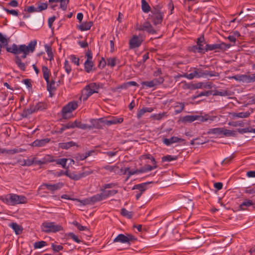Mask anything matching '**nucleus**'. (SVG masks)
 <instances>
[{
	"mask_svg": "<svg viewBox=\"0 0 255 255\" xmlns=\"http://www.w3.org/2000/svg\"><path fill=\"white\" fill-rule=\"evenodd\" d=\"M69 2V0H48V2L52 3H60V7L63 10H66L67 9V6Z\"/></svg>",
	"mask_w": 255,
	"mask_h": 255,
	"instance_id": "nucleus-19",
	"label": "nucleus"
},
{
	"mask_svg": "<svg viewBox=\"0 0 255 255\" xmlns=\"http://www.w3.org/2000/svg\"><path fill=\"white\" fill-rule=\"evenodd\" d=\"M67 161V158H60L57 160H55V162H56L57 164H59L62 165V166L65 169H67L68 167H66V162Z\"/></svg>",
	"mask_w": 255,
	"mask_h": 255,
	"instance_id": "nucleus-43",
	"label": "nucleus"
},
{
	"mask_svg": "<svg viewBox=\"0 0 255 255\" xmlns=\"http://www.w3.org/2000/svg\"><path fill=\"white\" fill-rule=\"evenodd\" d=\"M22 151V149L21 148H13L11 149L7 150L6 154H14L17 153L21 152Z\"/></svg>",
	"mask_w": 255,
	"mask_h": 255,
	"instance_id": "nucleus-58",
	"label": "nucleus"
},
{
	"mask_svg": "<svg viewBox=\"0 0 255 255\" xmlns=\"http://www.w3.org/2000/svg\"><path fill=\"white\" fill-rule=\"evenodd\" d=\"M116 60L117 59L115 57L110 58L107 59V65L108 66H110L112 67H114L116 64Z\"/></svg>",
	"mask_w": 255,
	"mask_h": 255,
	"instance_id": "nucleus-54",
	"label": "nucleus"
},
{
	"mask_svg": "<svg viewBox=\"0 0 255 255\" xmlns=\"http://www.w3.org/2000/svg\"><path fill=\"white\" fill-rule=\"evenodd\" d=\"M177 159V156H172L170 155H167L166 156H164L162 157V162H169L173 160H175Z\"/></svg>",
	"mask_w": 255,
	"mask_h": 255,
	"instance_id": "nucleus-42",
	"label": "nucleus"
},
{
	"mask_svg": "<svg viewBox=\"0 0 255 255\" xmlns=\"http://www.w3.org/2000/svg\"><path fill=\"white\" fill-rule=\"evenodd\" d=\"M90 199L91 202V205H93L97 202L105 199L103 196V193L95 195L93 196L90 197Z\"/></svg>",
	"mask_w": 255,
	"mask_h": 255,
	"instance_id": "nucleus-23",
	"label": "nucleus"
},
{
	"mask_svg": "<svg viewBox=\"0 0 255 255\" xmlns=\"http://www.w3.org/2000/svg\"><path fill=\"white\" fill-rule=\"evenodd\" d=\"M9 227L14 231L16 235H19L22 232L21 227L16 223H12L10 224Z\"/></svg>",
	"mask_w": 255,
	"mask_h": 255,
	"instance_id": "nucleus-30",
	"label": "nucleus"
},
{
	"mask_svg": "<svg viewBox=\"0 0 255 255\" xmlns=\"http://www.w3.org/2000/svg\"><path fill=\"white\" fill-rule=\"evenodd\" d=\"M94 66V63L92 60H86L84 63V68L87 73H90Z\"/></svg>",
	"mask_w": 255,
	"mask_h": 255,
	"instance_id": "nucleus-27",
	"label": "nucleus"
},
{
	"mask_svg": "<svg viewBox=\"0 0 255 255\" xmlns=\"http://www.w3.org/2000/svg\"><path fill=\"white\" fill-rule=\"evenodd\" d=\"M222 134L226 136H235L236 135V131L223 128Z\"/></svg>",
	"mask_w": 255,
	"mask_h": 255,
	"instance_id": "nucleus-40",
	"label": "nucleus"
},
{
	"mask_svg": "<svg viewBox=\"0 0 255 255\" xmlns=\"http://www.w3.org/2000/svg\"><path fill=\"white\" fill-rule=\"evenodd\" d=\"M235 156L234 154H232L231 156H230L229 157L226 158L222 162V165H225V164H228L230 163L233 159L234 158Z\"/></svg>",
	"mask_w": 255,
	"mask_h": 255,
	"instance_id": "nucleus-61",
	"label": "nucleus"
},
{
	"mask_svg": "<svg viewBox=\"0 0 255 255\" xmlns=\"http://www.w3.org/2000/svg\"><path fill=\"white\" fill-rule=\"evenodd\" d=\"M68 237H70L71 239H72L73 240L75 241L77 243H79L81 242V241L79 239L78 237L76 236L74 233H70L68 234Z\"/></svg>",
	"mask_w": 255,
	"mask_h": 255,
	"instance_id": "nucleus-64",
	"label": "nucleus"
},
{
	"mask_svg": "<svg viewBox=\"0 0 255 255\" xmlns=\"http://www.w3.org/2000/svg\"><path fill=\"white\" fill-rule=\"evenodd\" d=\"M48 6V4L47 2L45 3H39L38 4V6L37 7V11L39 12L43 10L47 9Z\"/></svg>",
	"mask_w": 255,
	"mask_h": 255,
	"instance_id": "nucleus-48",
	"label": "nucleus"
},
{
	"mask_svg": "<svg viewBox=\"0 0 255 255\" xmlns=\"http://www.w3.org/2000/svg\"><path fill=\"white\" fill-rule=\"evenodd\" d=\"M42 71L43 75V78L45 80L46 82H48V79H49V76L50 75V71L46 66H43L42 67Z\"/></svg>",
	"mask_w": 255,
	"mask_h": 255,
	"instance_id": "nucleus-25",
	"label": "nucleus"
},
{
	"mask_svg": "<svg viewBox=\"0 0 255 255\" xmlns=\"http://www.w3.org/2000/svg\"><path fill=\"white\" fill-rule=\"evenodd\" d=\"M117 186V183H111L105 184L103 185L102 188L101 189V191H104V190L108 188H112Z\"/></svg>",
	"mask_w": 255,
	"mask_h": 255,
	"instance_id": "nucleus-50",
	"label": "nucleus"
},
{
	"mask_svg": "<svg viewBox=\"0 0 255 255\" xmlns=\"http://www.w3.org/2000/svg\"><path fill=\"white\" fill-rule=\"evenodd\" d=\"M141 84L149 88H153L156 87L152 80L150 81H143L142 82Z\"/></svg>",
	"mask_w": 255,
	"mask_h": 255,
	"instance_id": "nucleus-63",
	"label": "nucleus"
},
{
	"mask_svg": "<svg viewBox=\"0 0 255 255\" xmlns=\"http://www.w3.org/2000/svg\"><path fill=\"white\" fill-rule=\"evenodd\" d=\"M50 141L49 138H44L41 139H36L32 143V146L41 147L45 145Z\"/></svg>",
	"mask_w": 255,
	"mask_h": 255,
	"instance_id": "nucleus-20",
	"label": "nucleus"
},
{
	"mask_svg": "<svg viewBox=\"0 0 255 255\" xmlns=\"http://www.w3.org/2000/svg\"><path fill=\"white\" fill-rule=\"evenodd\" d=\"M124 121L123 118H117L116 117H111L108 118H100V121L103 123L104 125L110 126L112 125L121 124Z\"/></svg>",
	"mask_w": 255,
	"mask_h": 255,
	"instance_id": "nucleus-8",
	"label": "nucleus"
},
{
	"mask_svg": "<svg viewBox=\"0 0 255 255\" xmlns=\"http://www.w3.org/2000/svg\"><path fill=\"white\" fill-rule=\"evenodd\" d=\"M47 108V105L43 102H38L35 106L30 105L29 108L23 111V116L27 117L28 115L36 112L38 111H42Z\"/></svg>",
	"mask_w": 255,
	"mask_h": 255,
	"instance_id": "nucleus-4",
	"label": "nucleus"
},
{
	"mask_svg": "<svg viewBox=\"0 0 255 255\" xmlns=\"http://www.w3.org/2000/svg\"><path fill=\"white\" fill-rule=\"evenodd\" d=\"M41 230L46 233H56L63 231V228L55 222H45L41 225Z\"/></svg>",
	"mask_w": 255,
	"mask_h": 255,
	"instance_id": "nucleus-3",
	"label": "nucleus"
},
{
	"mask_svg": "<svg viewBox=\"0 0 255 255\" xmlns=\"http://www.w3.org/2000/svg\"><path fill=\"white\" fill-rule=\"evenodd\" d=\"M64 68L65 69V71L68 74H69L71 71V66L70 65L68 61L67 60L65 61Z\"/></svg>",
	"mask_w": 255,
	"mask_h": 255,
	"instance_id": "nucleus-60",
	"label": "nucleus"
},
{
	"mask_svg": "<svg viewBox=\"0 0 255 255\" xmlns=\"http://www.w3.org/2000/svg\"><path fill=\"white\" fill-rule=\"evenodd\" d=\"M92 25L93 22L89 21L82 23L78 27L81 31H85L89 30Z\"/></svg>",
	"mask_w": 255,
	"mask_h": 255,
	"instance_id": "nucleus-22",
	"label": "nucleus"
},
{
	"mask_svg": "<svg viewBox=\"0 0 255 255\" xmlns=\"http://www.w3.org/2000/svg\"><path fill=\"white\" fill-rule=\"evenodd\" d=\"M184 206L187 209H192L193 207L194 203L191 200L188 199L184 201Z\"/></svg>",
	"mask_w": 255,
	"mask_h": 255,
	"instance_id": "nucleus-55",
	"label": "nucleus"
},
{
	"mask_svg": "<svg viewBox=\"0 0 255 255\" xmlns=\"http://www.w3.org/2000/svg\"><path fill=\"white\" fill-rule=\"evenodd\" d=\"M231 47V44H226L224 42H222L220 43H216L213 44H206V49H205V51L208 52L209 51H212L214 50H225Z\"/></svg>",
	"mask_w": 255,
	"mask_h": 255,
	"instance_id": "nucleus-7",
	"label": "nucleus"
},
{
	"mask_svg": "<svg viewBox=\"0 0 255 255\" xmlns=\"http://www.w3.org/2000/svg\"><path fill=\"white\" fill-rule=\"evenodd\" d=\"M196 120L201 122H207L209 120L210 121H213L216 118V116H210L208 114L205 115L204 116L196 115Z\"/></svg>",
	"mask_w": 255,
	"mask_h": 255,
	"instance_id": "nucleus-18",
	"label": "nucleus"
},
{
	"mask_svg": "<svg viewBox=\"0 0 255 255\" xmlns=\"http://www.w3.org/2000/svg\"><path fill=\"white\" fill-rule=\"evenodd\" d=\"M73 224L75 225L77 228V229L80 231H85L87 230V228L86 227L82 226L77 221H74L73 222Z\"/></svg>",
	"mask_w": 255,
	"mask_h": 255,
	"instance_id": "nucleus-62",
	"label": "nucleus"
},
{
	"mask_svg": "<svg viewBox=\"0 0 255 255\" xmlns=\"http://www.w3.org/2000/svg\"><path fill=\"white\" fill-rule=\"evenodd\" d=\"M0 45L3 47H8L7 46L8 45L7 39L1 33H0Z\"/></svg>",
	"mask_w": 255,
	"mask_h": 255,
	"instance_id": "nucleus-44",
	"label": "nucleus"
},
{
	"mask_svg": "<svg viewBox=\"0 0 255 255\" xmlns=\"http://www.w3.org/2000/svg\"><path fill=\"white\" fill-rule=\"evenodd\" d=\"M51 247L54 253H58L63 249V247L62 245H57L52 244Z\"/></svg>",
	"mask_w": 255,
	"mask_h": 255,
	"instance_id": "nucleus-53",
	"label": "nucleus"
},
{
	"mask_svg": "<svg viewBox=\"0 0 255 255\" xmlns=\"http://www.w3.org/2000/svg\"><path fill=\"white\" fill-rule=\"evenodd\" d=\"M244 81L248 83L254 82L255 81V73L249 75H244Z\"/></svg>",
	"mask_w": 255,
	"mask_h": 255,
	"instance_id": "nucleus-39",
	"label": "nucleus"
},
{
	"mask_svg": "<svg viewBox=\"0 0 255 255\" xmlns=\"http://www.w3.org/2000/svg\"><path fill=\"white\" fill-rule=\"evenodd\" d=\"M14 60L15 64L21 70L23 71H25V64L21 61L20 56L16 55Z\"/></svg>",
	"mask_w": 255,
	"mask_h": 255,
	"instance_id": "nucleus-24",
	"label": "nucleus"
},
{
	"mask_svg": "<svg viewBox=\"0 0 255 255\" xmlns=\"http://www.w3.org/2000/svg\"><path fill=\"white\" fill-rule=\"evenodd\" d=\"M165 116H166V113L163 112L162 113L153 115L151 117H152L154 120H160Z\"/></svg>",
	"mask_w": 255,
	"mask_h": 255,
	"instance_id": "nucleus-56",
	"label": "nucleus"
},
{
	"mask_svg": "<svg viewBox=\"0 0 255 255\" xmlns=\"http://www.w3.org/2000/svg\"><path fill=\"white\" fill-rule=\"evenodd\" d=\"M136 29L140 31H146L149 33L154 34L156 33V31L153 28L151 24L148 21L144 22L142 24L137 27Z\"/></svg>",
	"mask_w": 255,
	"mask_h": 255,
	"instance_id": "nucleus-14",
	"label": "nucleus"
},
{
	"mask_svg": "<svg viewBox=\"0 0 255 255\" xmlns=\"http://www.w3.org/2000/svg\"><path fill=\"white\" fill-rule=\"evenodd\" d=\"M98 93L97 91L92 89L89 86L87 85L83 90L80 99H83V101H86L93 94Z\"/></svg>",
	"mask_w": 255,
	"mask_h": 255,
	"instance_id": "nucleus-11",
	"label": "nucleus"
},
{
	"mask_svg": "<svg viewBox=\"0 0 255 255\" xmlns=\"http://www.w3.org/2000/svg\"><path fill=\"white\" fill-rule=\"evenodd\" d=\"M255 204L253 202L252 200H245L242 204L240 205V207L242 210H244L243 208L244 206H250L251 205H254Z\"/></svg>",
	"mask_w": 255,
	"mask_h": 255,
	"instance_id": "nucleus-49",
	"label": "nucleus"
},
{
	"mask_svg": "<svg viewBox=\"0 0 255 255\" xmlns=\"http://www.w3.org/2000/svg\"><path fill=\"white\" fill-rule=\"evenodd\" d=\"M105 169L110 171L113 172L115 173L119 174V167L116 165L115 166H111V165H107L104 167Z\"/></svg>",
	"mask_w": 255,
	"mask_h": 255,
	"instance_id": "nucleus-36",
	"label": "nucleus"
},
{
	"mask_svg": "<svg viewBox=\"0 0 255 255\" xmlns=\"http://www.w3.org/2000/svg\"><path fill=\"white\" fill-rule=\"evenodd\" d=\"M213 91L209 90V91H205L203 92H201L196 95H194L192 97V100H195L198 98L201 97L202 96H209L211 95H212Z\"/></svg>",
	"mask_w": 255,
	"mask_h": 255,
	"instance_id": "nucleus-26",
	"label": "nucleus"
},
{
	"mask_svg": "<svg viewBox=\"0 0 255 255\" xmlns=\"http://www.w3.org/2000/svg\"><path fill=\"white\" fill-rule=\"evenodd\" d=\"M69 178L74 180H78L80 179L81 176L80 173L76 174L75 172H70Z\"/></svg>",
	"mask_w": 255,
	"mask_h": 255,
	"instance_id": "nucleus-46",
	"label": "nucleus"
},
{
	"mask_svg": "<svg viewBox=\"0 0 255 255\" xmlns=\"http://www.w3.org/2000/svg\"><path fill=\"white\" fill-rule=\"evenodd\" d=\"M142 41L136 35H133L129 41V48L134 49L139 47L142 43Z\"/></svg>",
	"mask_w": 255,
	"mask_h": 255,
	"instance_id": "nucleus-16",
	"label": "nucleus"
},
{
	"mask_svg": "<svg viewBox=\"0 0 255 255\" xmlns=\"http://www.w3.org/2000/svg\"><path fill=\"white\" fill-rule=\"evenodd\" d=\"M198 78L204 77L206 78L208 76L212 77H219V74L215 71H211L208 70H204L201 68H197Z\"/></svg>",
	"mask_w": 255,
	"mask_h": 255,
	"instance_id": "nucleus-12",
	"label": "nucleus"
},
{
	"mask_svg": "<svg viewBox=\"0 0 255 255\" xmlns=\"http://www.w3.org/2000/svg\"><path fill=\"white\" fill-rule=\"evenodd\" d=\"M73 200H76L80 202L83 205H91V202L90 198L85 199L84 200H80L77 199H73Z\"/></svg>",
	"mask_w": 255,
	"mask_h": 255,
	"instance_id": "nucleus-51",
	"label": "nucleus"
},
{
	"mask_svg": "<svg viewBox=\"0 0 255 255\" xmlns=\"http://www.w3.org/2000/svg\"><path fill=\"white\" fill-rule=\"evenodd\" d=\"M103 126L104 125L103 124V123L100 121V119L97 120H95V122L93 123L94 127L98 129L103 128Z\"/></svg>",
	"mask_w": 255,
	"mask_h": 255,
	"instance_id": "nucleus-52",
	"label": "nucleus"
},
{
	"mask_svg": "<svg viewBox=\"0 0 255 255\" xmlns=\"http://www.w3.org/2000/svg\"><path fill=\"white\" fill-rule=\"evenodd\" d=\"M70 59L71 60L72 62L74 63L75 65H76L77 66H79V64H80L79 60H80V59H79V58L77 57L75 55H70Z\"/></svg>",
	"mask_w": 255,
	"mask_h": 255,
	"instance_id": "nucleus-59",
	"label": "nucleus"
},
{
	"mask_svg": "<svg viewBox=\"0 0 255 255\" xmlns=\"http://www.w3.org/2000/svg\"><path fill=\"white\" fill-rule=\"evenodd\" d=\"M35 159V157H33L32 159L28 158V159L24 160V161H23L24 163L22 165H25V166H30L34 163Z\"/></svg>",
	"mask_w": 255,
	"mask_h": 255,
	"instance_id": "nucleus-57",
	"label": "nucleus"
},
{
	"mask_svg": "<svg viewBox=\"0 0 255 255\" xmlns=\"http://www.w3.org/2000/svg\"><path fill=\"white\" fill-rule=\"evenodd\" d=\"M233 118L236 117V118H248L250 116L251 113L249 112H241V113H232L230 114Z\"/></svg>",
	"mask_w": 255,
	"mask_h": 255,
	"instance_id": "nucleus-29",
	"label": "nucleus"
},
{
	"mask_svg": "<svg viewBox=\"0 0 255 255\" xmlns=\"http://www.w3.org/2000/svg\"><path fill=\"white\" fill-rule=\"evenodd\" d=\"M212 95L213 96H230V92L228 91H219L218 90L213 91Z\"/></svg>",
	"mask_w": 255,
	"mask_h": 255,
	"instance_id": "nucleus-32",
	"label": "nucleus"
},
{
	"mask_svg": "<svg viewBox=\"0 0 255 255\" xmlns=\"http://www.w3.org/2000/svg\"><path fill=\"white\" fill-rule=\"evenodd\" d=\"M184 141L183 138H179L176 136H172L170 138H164L163 139V142L167 146L170 145L172 143L177 142H181Z\"/></svg>",
	"mask_w": 255,
	"mask_h": 255,
	"instance_id": "nucleus-17",
	"label": "nucleus"
},
{
	"mask_svg": "<svg viewBox=\"0 0 255 255\" xmlns=\"http://www.w3.org/2000/svg\"><path fill=\"white\" fill-rule=\"evenodd\" d=\"M223 128H211L207 131V134H214L216 135H220L222 134Z\"/></svg>",
	"mask_w": 255,
	"mask_h": 255,
	"instance_id": "nucleus-28",
	"label": "nucleus"
},
{
	"mask_svg": "<svg viewBox=\"0 0 255 255\" xmlns=\"http://www.w3.org/2000/svg\"><path fill=\"white\" fill-rule=\"evenodd\" d=\"M196 119V115H187L183 117L182 121L183 123H192Z\"/></svg>",
	"mask_w": 255,
	"mask_h": 255,
	"instance_id": "nucleus-31",
	"label": "nucleus"
},
{
	"mask_svg": "<svg viewBox=\"0 0 255 255\" xmlns=\"http://www.w3.org/2000/svg\"><path fill=\"white\" fill-rule=\"evenodd\" d=\"M42 186L45 187L47 189L50 191L51 193H54L55 191L62 188L64 186V184L62 182H58L54 184L44 183L42 184Z\"/></svg>",
	"mask_w": 255,
	"mask_h": 255,
	"instance_id": "nucleus-15",
	"label": "nucleus"
},
{
	"mask_svg": "<svg viewBox=\"0 0 255 255\" xmlns=\"http://www.w3.org/2000/svg\"><path fill=\"white\" fill-rule=\"evenodd\" d=\"M153 15L151 16V21L154 25L161 23L163 20V13L159 10L155 9L152 11Z\"/></svg>",
	"mask_w": 255,
	"mask_h": 255,
	"instance_id": "nucleus-10",
	"label": "nucleus"
},
{
	"mask_svg": "<svg viewBox=\"0 0 255 255\" xmlns=\"http://www.w3.org/2000/svg\"><path fill=\"white\" fill-rule=\"evenodd\" d=\"M47 84V89L49 92L55 91L56 87H55V82L54 80H52L51 81L48 79V82H46Z\"/></svg>",
	"mask_w": 255,
	"mask_h": 255,
	"instance_id": "nucleus-34",
	"label": "nucleus"
},
{
	"mask_svg": "<svg viewBox=\"0 0 255 255\" xmlns=\"http://www.w3.org/2000/svg\"><path fill=\"white\" fill-rule=\"evenodd\" d=\"M47 245V243L45 241H41L35 242L34 244V249H40Z\"/></svg>",
	"mask_w": 255,
	"mask_h": 255,
	"instance_id": "nucleus-45",
	"label": "nucleus"
},
{
	"mask_svg": "<svg viewBox=\"0 0 255 255\" xmlns=\"http://www.w3.org/2000/svg\"><path fill=\"white\" fill-rule=\"evenodd\" d=\"M44 47L45 49V51H46L48 57H49V60L50 61H51L52 60H53V57H54L53 53V52L52 50V48H51V46H50L48 44H45L44 45Z\"/></svg>",
	"mask_w": 255,
	"mask_h": 255,
	"instance_id": "nucleus-33",
	"label": "nucleus"
},
{
	"mask_svg": "<svg viewBox=\"0 0 255 255\" xmlns=\"http://www.w3.org/2000/svg\"><path fill=\"white\" fill-rule=\"evenodd\" d=\"M0 200L9 205L24 204L27 202V199L25 196L14 194H9L5 196H1Z\"/></svg>",
	"mask_w": 255,
	"mask_h": 255,
	"instance_id": "nucleus-2",
	"label": "nucleus"
},
{
	"mask_svg": "<svg viewBox=\"0 0 255 255\" xmlns=\"http://www.w3.org/2000/svg\"><path fill=\"white\" fill-rule=\"evenodd\" d=\"M136 239L131 234H127V236L121 234H119L114 240V242H120L121 243L129 244L130 242L135 241Z\"/></svg>",
	"mask_w": 255,
	"mask_h": 255,
	"instance_id": "nucleus-6",
	"label": "nucleus"
},
{
	"mask_svg": "<svg viewBox=\"0 0 255 255\" xmlns=\"http://www.w3.org/2000/svg\"><path fill=\"white\" fill-rule=\"evenodd\" d=\"M177 104L179 105H176L175 106V108H177L175 111L174 113L175 114H178L180 113L184 109L185 104L184 103H177Z\"/></svg>",
	"mask_w": 255,
	"mask_h": 255,
	"instance_id": "nucleus-41",
	"label": "nucleus"
},
{
	"mask_svg": "<svg viewBox=\"0 0 255 255\" xmlns=\"http://www.w3.org/2000/svg\"><path fill=\"white\" fill-rule=\"evenodd\" d=\"M78 107L77 102L73 101L69 102L68 104L63 107L62 109V116L63 119H67L69 118L68 114H71L72 111L76 110Z\"/></svg>",
	"mask_w": 255,
	"mask_h": 255,
	"instance_id": "nucleus-5",
	"label": "nucleus"
},
{
	"mask_svg": "<svg viewBox=\"0 0 255 255\" xmlns=\"http://www.w3.org/2000/svg\"><path fill=\"white\" fill-rule=\"evenodd\" d=\"M74 146H78L76 143L73 141H70L67 142H61L59 143V147L62 149H68L70 147Z\"/></svg>",
	"mask_w": 255,
	"mask_h": 255,
	"instance_id": "nucleus-21",
	"label": "nucleus"
},
{
	"mask_svg": "<svg viewBox=\"0 0 255 255\" xmlns=\"http://www.w3.org/2000/svg\"><path fill=\"white\" fill-rule=\"evenodd\" d=\"M153 183V182H147L141 184H138L135 185L132 188V190L137 189L139 190V192H137L135 195V198L136 200H138L140 197L142 193L146 190V185L148 184H150Z\"/></svg>",
	"mask_w": 255,
	"mask_h": 255,
	"instance_id": "nucleus-9",
	"label": "nucleus"
},
{
	"mask_svg": "<svg viewBox=\"0 0 255 255\" xmlns=\"http://www.w3.org/2000/svg\"><path fill=\"white\" fill-rule=\"evenodd\" d=\"M206 42L203 35L199 37L197 40V45L198 48V52L200 53H205L206 49Z\"/></svg>",
	"mask_w": 255,
	"mask_h": 255,
	"instance_id": "nucleus-13",
	"label": "nucleus"
},
{
	"mask_svg": "<svg viewBox=\"0 0 255 255\" xmlns=\"http://www.w3.org/2000/svg\"><path fill=\"white\" fill-rule=\"evenodd\" d=\"M36 44V40L31 41L27 46L25 44L18 46L14 43L12 45L11 47H6V50L8 52L16 55L20 53H22V55L20 57V59L21 58L25 59L29 53H33L35 51Z\"/></svg>",
	"mask_w": 255,
	"mask_h": 255,
	"instance_id": "nucleus-1",
	"label": "nucleus"
},
{
	"mask_svg": "<svg viewBox=\"0 0 255 255\" xmlns=\"http://www.w3.org/2000/svg\"><path fill=\"white\" fill-rule=\"evenodd\" d=\"M103 193V196L104 199L107 198L108 197L110 196H113L115 195L118 192V190H108V191H102Z\"/></svg>",
	"mask_w": 255,
	"mask_h": 255,
	"instance_id": "nucleus-38",
	"label": "nucleus"
},
{
	"mask_svg": "<svg viewBox=\"0 0 255 255\" xmlns=\"http://www.w3.org/2000/svg\"><path fill=\"white\" fill-rule=\"evenodd\" d=\"M152 80L154 82V85L156 86H157L162 84L164 82V79L162 77H159L158 78H154Z\"/></svg>",
	"mask_w": 255,
	"mask_h": 255,
	"instance_id": "nucleus-47",
	"label": "nucleus"
},
{
	"mask_svg": "<svg viewBox=\"0 0 255 255\" xmlns=\"http://www.w3.org/2000/svg\"><path fill=\"white\" fill-rule=\"evenodd\" d=\"M141 8L142 11L146 13L150 10V7L145 0H141Z\"/></svg>",
	"mask_w": 255,
	"mask_h": 255,
	"instance_id": "nucleus-35",
	"label": "nucleus"
},
{
	"mask_svg": "<svg viewBox=\"0 0 255 255\" xmlns=\"http://www.w3.org/2000/svg\"><path fill=\"white\" fill-rule=\"evenodd\" d=\"M121 214L122 216L126 217L128 219L132 218L133 216L132 212L128 211L125 208L122 209Z\"/></svg>",
	"mask_w": 255,
	"mask_h": 255,
	"instance_id": "nucleus-37",
	"label": "nucleus"
}]
</instances>
